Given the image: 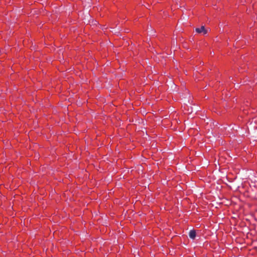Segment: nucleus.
Listing matches in <instances>:
<instances>
[{
    "mask_svg": "<svg viewBox=\"0 0 257 257\" xmlns=\"http://www.w3.org/2000/svg\"><path fill=\"white\" fill-rule=\"evenodd\" d=\"M195 31L198 33H203V35H205L207 33V31L205 29V27L202 26L200 28H196Z\"/></svg>",
    "mask_w": 257,
    "mask_h": 257,
    "instance_id": "f257e3e1",
    "label": "nucleus"
},
{
    "mask_svg": "<svg viewBox=\"0 0 257 257\" xmlns=\"http://www.w3.org/2000/svg\"><path fill=\"white\" fill-rule=\"evenodd\" d=\"M189 237L191 239H194L196 236V231L194 230H191L189 233Z\"/></svg>",
    "mask_w": 257,
    "mask_h": 257,
    "instance_id": "f03ea898",
    "label": "nucleus"
}]
</instances>
